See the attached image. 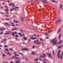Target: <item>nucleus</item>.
Returning a JSON list of instances; mask_svg holds the SVG:
<instances>
[{
  "instance_id": "39",
  "label": "nucleus",
  "mask_w": 63,
  "mask_h": 63,
  "mask_svg": "<svg viewBox=\"0 0 63 63\" xmlns=\"http://www.w3.org/2000/svg\"><path fill=\"white\" fill-rule=\"evenodd\" d=\"M43 56H45V57H46V55L44 54H43Z\"/></svg>"
},
{
  "instance_id": "9",
  "label": "nucleus",
  "mask_w": 63,
  "mask_h": 63,
  "mask_svg": "<svg viewBox=\"0 0 63 63\" xmlns=\"http://www.w3.org/2000/svg\"><path fill=\"white\" fill-rule=\"evenodd\" d=\"M47 55H48L49 57L50 58V57H51V54H50V53H47Z\"/></svg>"
},
{
  "instance_id": "33",
  "label": "nucleus",
  "mask_w": 63,
  "mask_h": 63,
  "mask_svg": "<svg viewBox=\"0 0 63 63\" xmlns=\"http://www.w3.org/2000/svg\"><path fill=\"white\" fill-rule=\"evenodd\" d=\"M2 56L3 57H6V55L4 54H3Z\"/></svg>"
},
{
  "instance_id": "55",
  "label": "nucleus",
  "mask_w": 63,
  "mask_h": 63,
  "mask_svg": "<svg viewBox=\"0 0 63 63\" xmlns=\"http://www.w3.org/2000/svg\"><path fill=\"white\" fill-rule=\"evenodd\" d=\"M45 35H46V36H47V35H48V34H47V33H45Z\"/></svg>"
},
{
  "instance_id": "25",
  "label": "nucleus",
  "mask_w": 63,
  "mask_h": 63,
  "mask_svg": "<svg viewBox=\"0 0 63 63\" xmlns=\"http://www.w3.org/2000/svg\"><path fill=\"white\" fill-rule=\"evenodd\" d=\"M16 56H13L12 58H11V59H14V58H16Z\"/></svg>"
},
{
  "instance_id": "16",
  "label": "nucleus",
  "mask_w": 63,
  "mask_h": 63,
  "mask_svg": "<svg viewBox=\"0 0 63 63\" xmlns=\"http://www.w3.org/2000/svg\"><path fill=\"white\" fill-rule=\"evenodd\" d=\"M23 39L24 40H27V38L25 36L23 38Z\"/></svg>"
},
{
  "instance_id": "31",
  "label": "nucleus",
  "mask_w": 63,
  "mask_h": 63,
  "mask_svg": "<svg viewBox=\"0 0 63 63\" xmlns=\"http://www.w3.org/2000/svg\"><path fill=\"white\" fill-rule=\"evenodd\" d=\"M57 21H58V22H61L60 19H58Z\"/></svg>"
},
{
  "instance_id": "11",
  "label": "nucleus",
  "mask_w": 63,
  "mask_h": 63,
  "mask_svg": "<svg viewBox=\"0 0 63 63\" xmlns=\"http://www.w3.org/2000/svg\"><path fill=\"white\" fill-rule=\"evenodd\" d=\"M20 61L18 60H17L16 61V63H20Z\"/></svg>"
},
{
  "instance_id": "6",
  "label": "nucleus",
  "mask_w": 63,
  "mask_h": 63,
  "mask_svg": "<svg viewBox=\"0 0 63 63\" xmlns=\"http://www.w3.org/2000/svg\"><path fill=\"white\" fill-rule=\"evenodd\" d=\"M18 35H20V36H25V34H24L22 35V34L20 33H18Z\"/></svg>"
},
{
  "instance_id": "8",
  "label": "nucleus",
  "mask_w": 63,
  "mask_h": 63,
  "mask_svg": "<svg viewBox=\"0 0 63 63\" xmlns=\"http://www.w3.org/2000/svg\"><path fill=\"white\" fill-rule=\"evenodd\" d=\"M61 34H60L59 35V39L60 40V39H61Z\"/></svg>"
},
{
  "instance_id": "64",
  "label": "nucleus",
  "mask_w": 63,
  "mask_h": 63,
  "mask_svg": "<svg viewBox=\"0 0 63 63\" xmlns=\"http://www.w3.org/2000/svg\"><path fill=\"white\" fill-rule=\"evenodd\" d=\"M10 63H13V61H11V62Z\"/></svg>"
},
{
  "instance_id": "44",
  "label": "nucleus",
  "mask_w": 63,
  "mask_h": 63,
  "mask_svg": "<svg viewBox=\"0 0 63 63\" xmlns=\"http://www.w3.org/2000/svg\"><path fill=\"white\" fill-rule=\"evenodd\" d=\"M35 31H38V29H35Z\"/></svg>"
},
{
  "instance_id": "59",
  "label": "nucleus",
  "mask_w": 63,
  "mask_h": 63,
  "mask_svg": "<svg viewBox=\"0 0 63 63\" xmlns=\"http://www.w3.org/2000/svg\"><path fill=\"white\" fill-rule=\"evenodd\" d=\"M41 41H43V39H40Z\"/></svg>"
},
{
  "instance_id": "12",
  "label": "nucleus",
  "mask_w": 63,
  "mask_h": 63,
  "mask_svg": "<svg viewBox=\"0 0 63 63\" xmlns=\"http://www.w3.org/2000/svg\"><path fill=\"white\" fill-rule=\"evenodd\" d=\"M52 53L53 56H55V54L54 51H52Z\"/></svg>"
},
{
  "instance_id": "52",
  "label": "nucleus",
  "mask_w": 63,
  "mask_h": 63,
  "mask_svg": "<svg viewBox=\"0 0 63 63\" xmlns=\"http://www.w3.org/2000/svg\"><path fill=\"white\" fill-rule=\"evenodd\" d=\"M43 62H44V63H47V62L45 61H43Z\"/></svg>"
},
{
  "instance_id": "43",
  "label": "nucleus",
  "mask_w": 63,
  "mask_h": 63,
  "mask_svg": "<svg viewBox=\"0 0 63 63\" xmlns=\"http://www.w3.org/2000/svg\"><path fill=\"white\" fill-rule=\"evenodd\" d=\"M12 5V7H14L15 6V4H13Z\"/></svg>"
},
{
  "instance_id": "45",
  "label": "nucleus",
  "mask_w": 63,
  "mask_h": 63,
  "mask_svg": "<svg viewBox=\"0 0 63 63\" xmlns=\"http://www.w3.org/2000/svg\"><path fill=\"white\" fill-rule=\"evenodd\" d=\"M9 50H11V51H12V50H13V49H12V48H10L9 49Z\"/></svg>"
},
{
  "instance_id": "23",
  "label": "nucleus",
  "mask_w": 63,
  "mask_h": 63,
  "mask_svg": "<svg viewBox=\"0 0 63 63\" xmlns=\"http://www.w3.org/2000/svg\"><path fill=\"white\" fill-rule=\"evenodd\" d=\"M38 58H37L35 59V60L34 61L35 62H36L37 61H38Z\"/></svg>"
},
{
  "instance_id": "26",
  "label": "nucleus",
  "mask_w": 63,
  "mask_h": 63,
  "mask_svg": "<svg viewBox=\"0 0 63 63\" xmlns=\"http://www.w3.org/2000/svg\"><path fill=\"white\" fill-rule=\"evenodd\" d=\"M40 43H41V42H38V43L36 44V45H40Z\"/></svg>"
},
{
  "instance_id": "14",
  "label": "nucleus",
  "mask_w": 63,
  "mask_h": 63,
  "mask_svg": "<svg viewBox=\"0 0 63 63\" xmlns=\"http://www.w3.org/2000/svg\"><path fill=\"white\" fill-rule=\"evenodd\" d=\"M42 2H43V3H45V4H47L48 3L47 2H46V1H43V0L42 1Z\"/></svg>"
},
{
  "instance_id": "7",
  "label": "nucleus",
  "mask_w": 63,
  "mask_h": 63,
  "mask_svg": "<svg viewBox=\"0 0 63 63\" xmlns=\"http://www.w3.org/2000/svg\"><path fill=\"white\" fill-rule=\"evenodd\" d=\"M6 7V12H8L9 11V9H8V6L6 5L5 6Z\"/></svg>"
},
{
  "instance_id": "40",
  "label": "nucleus",
  "mask_w": 63,
  "mask_h": 63,
  "mask_svg": "<svg viewBox=\"0 0 63 63\" xmlns=\"http://www.w3.org/2000/svg\"><path fill=\"white\" fill-rule=\"evenodd\" d=\"M35 47V46H33L32 47V48H34Z\"/></svg>"
},
{
  "instance_id": "24",
  "label": "nucleus",
  "mask_w": 63,
  "mask_h": 63,
  "mask_svg": "<svg viewBox=\"0 0 63 63\" xmlns=\"http://www.w3.org/2000/svg\"><path fill=\"white\" fill-rule=\"evenodd\" d=\"M61 42H62V40H60V41H59L58 43L59 44H60V43H61Z\"/></svg>"
},
{
  "instance_id": "42",
  "label": "nucleus",
  "mask_w": 63,
  "mask_h": 63,
  "mask_svg": "<svg viewBox=\"0 0 63 63\" xmlns=\"http://www.w3.org/2000/svg\"><path fill=\"white\" fill-rule=\"evenodd\" d=\"M4 47H8V46L7 45H4Z\"/></svg>"
},
{
  "instance_id": "62",
  "label": "nucleus",
  "mask_w": 63,
  "mask_h": 63,
  "mask_svg": "<svg viewBox=\"0 0 63 63\" xmlns=\"http://www.w3.org/2000/svg\"><path fill=\"white\" fill-rule=\"evenodd\" d=\"M0 14H5V13H1Z\"/></svg>"
},
{
  "instance_id": "2",
  "label": "nucleus",
  "mask_w": 63,
  "mask_h": 63,
  "mask_svg": "<svg viewBox=\"0 0 63 63\" xmlns=\"http://www.w3.org/2000/svg\"><path fill=\"white\" fill-rule=\"evenodd\" d=\"M60 53V50H59L58 52L57 56L58 58L59 59H60V57H59V54Z\"/></svg>"
},
{
  "instance_id": "27",
  "label": "nucleus",
  "mask_w": 63,
  "mask_h": 63,
  "mask_svg": "<svg viewBox=\"0 0 63 63\" xmlns=\"http://www.w3.org/2000/svg\"><path fill=\"white\" fill-rule=\"evenodd\" d=\"M15 55L16 56H19V55L16 54H15Z\"/></svg>"
},
{
  "instance_id": "21",
  "label": "nucleus",
  "mask_w": 63,
  "mask_h": 63,
  "mask_svg": "<svg viewBox=\"0 0 63 63\" xmlns=\"http://www.w3.org/2000/svg\"><path fill=\"white\" fill-rule=\"evenodd\" d=\"M60 9H61V8H62V5H61V4H60Z\"/></svg>"
},
{
  "instance_id": "32",
  "label": "nucleus",
  "mask_w": 63,
  "mask_h": 63,
  "mask_svg": "<svg viewBox=\"0 0 63 63\" xmlns=\"http://www.w3.org/2000/svg\"><path fill=\"white\" fill-rule=\"evenodd\" d=\"M31 39L29 38V40L28 42H31Z\"/></svg>"
},
{
  "instance_id": "35",
  "label": "nucleus",
  "mask_w": 63,
  "mask_h": 63,
  "mask_svg": "<svg viewBox=\"0 0 63 63\" xmlns=\"http://www.w3.org/2000/svg\"><path fill=\"white\" fill-rule=\"evenodd\" d=\"M60 56H61V57H60V58L61 59H62V55H61V54H60Z\"/></svg>"
},
{
  "instance_id": "41",
  "label": "nucleus",
  "mask_w": 63,
  "mask_h": 63,
  "mask_svg": "<svg viewBox=\"0 0 63 63\" xmlns=\"http://www.w3.org/2000/svg\"><path fill=\"white\" fill-rule=\"evenodd\" d=\"M0 31H3V29H0Z\"/></svg>"
},
{
  "instance_id": "15",
  "label": "nucleus",
  "mask_w": 63,
  "mask_h": 63,
  "mask_svg": "<svg viewBox=\"0 0 63 63\" xmlns=\"http://www.w3.org/2000/svg\"><path fill=\"white\" fill-rule=\"evenodd\" d=\"M31 54H33V55H36V53L35 52H33L31 53Z\"/></svg>"
},
{
  "instance_id": "54",
  "label": "nucleus",
  "mask_w": 63,
  "mask_h": 63,
  "mask_svg": "<svg viewBox=\"0 0 63 63\" xmlns=\"http://www.w3.org/2000/svg\"><path fill=\"white\" fill-rule=\"evenodd\" d=\"M16 52H15L14 53H13V54H16Z\"/></svg>"
},
{
  "instance_id": "34",
  "label": "nucleus",
  "mask_w": 63,
  "mask_h": 63,
  "mask_svg": "<svg viewBox=\"0 0 63 63\" xmlns=\"http://www.w3.org/2000/svg\"><path fill=\"white\" fill-rule=\"evenodd\" d=\"M5 50H6V51H8V52H9V51L8 50V48L6 49H5Z\"/></svg>"
},
{
  "instance_id": "18",
  "label": "nucleus",
  "mask_w": 63,
  "mask_h": 63,
  "mask_svg": "<svg viewBox=\"0 0 63 63\" xmlns=\"http://www.w3.org/2000/svg\"><path fill=\"white\" fill-rule=\"evenodd\" d=\"M19 8L18 7H15L14 9V11H15L16 10V9H18Z\"/></svg>"
},
{
  "instance_id": "47",
  "label": "nucleus",
  "mask_w": 63,
  "mask_h": 63,
  "mask_svg": "<svg viewBox=\"0 0 63 63\" xmlns=\"http://www.w3.org/2000/svg\"><path fill=\"white\" fill-rule=\"evenodd\" d=\"M4 41H7V40L6 39H4Z\"/></svg>"
},
{
  "instance_id": "5",
  "label": "nucleus",
  "mask_w": 63,
  "mask_h": 63,
  "mask_svg": "<svg viewBox=\"0 0 63 63\" xmlns=\"http://www.w3.org/2000/svg\"><path fill=\"white\" fill-rule=\"evenodd\" d=\"M29 48H24L22 50L23 51H24V50H29Z\"/></svg>"
},
{
  "instance_id": "3",
  "label": "nucleus",
  "mask_w": 63,
  "mask_h": 63,
  "mask_svg": "<svg viewBox=\"0 0 63 63\" xmlns=\"http://www.w3.org/2000/svg\"><path fill=\"white\" fill-rule=\"evenodd\" d=\"M15 34H17V32H13L12 33V36H15Z\"/></svg>"
},
{
  "instance_id": "10",
  "label": "nucleus",
  "mask_w": 63,
  "mask_h": 63,
  "mask_svg": "<svg viewBox=\"0 0 63 63\" xmlns=\"http://www.w3.org/2000/svg\"><path fill=\"white\" fill-rule=\"evenodd\" d=\"M10 33V31H7V33H5L4 34L5 35H8V34H9Z\"/></svg>"
},
{
  "instance_id": "60",
  "label": "nucleus",
  "mask_w": 63,
  "mask_h": 63,
  "mask_svg": "<svg viewBox=\"0 0 63 63\" xmlns=\"http://www.w3.org/2000/svg\"><path fill=\"white\" fill-rule=\"evenodd\" d=\"M19 22V21H16V23H17V22Z\"/></svg>"
},
{
  "instance_id": "17",
  "label": "nucleus",
  "mask_w": 63,
  "mask_h": 63,
  "mask_svg": "<svg viewBox=\"0 0 63 63\" xmlns=\"http://www.w3.org/2000/svg\"><path fill=\"white\" fill-rule=\"evenodd\" d=\"M21 18L22 19V21H23H23H24V18L22 17H21Z\"/></svg>"
},
{
  "instance_id": "19",
  "label": "nucleus",
  "mask_w": 63,
  "mask_h": 63,
  "mask_svg": "<svg viewBox=\"0 0 63 63\" xmlns=\"http://www.w3.org/2000/svg\"><path fill=\"white\" fill-rule=\"evenodd\" d=\"M39 41V40H37L36 41H34V43H38Z\"/></svg>"
},
{
  "instance_id": "51",
  "label": "nucleus",
  "mask_w": 63,
  "mask_h": 63,
  "mask_svg": "<svg viewBox=\"0 0 63 63\" xmlns=\"http://www.w3.org/2000/svg\"><path fill=\"white\" fill-rule=\"evenodd\" d=\"M13 17H16V15H13Z\"/></svg>"
},
{
  "instance_id": "56",
  "label": "nucleus",
  "mask_w": 63,
  "mask_h": 63,
  "mask_svg": "<svg viewBox=\"0 0 63 63\" xmlns=\"http://www.w3.org/2000/svg\"><path fill=\"white\" fill-rule=\"evenodd\" d=\"M46 39H47L48 38V36H47L46 37Z\"/></svg>"
},
{
  "instance_id": "20",
  "label": "nucleus",
  "mask_w": 63,
  "mask_h": 63,
  "mask_svg": "<svg viewBox=\"0 0 63 63\" xmlns=\"http://www.w3.org/2000/svg\"><path fill=\"white\" fill-rule=\"evenodd\" d=\"M40 57L41 58H45V57L43 56L42 55H41L40 56Z\"/></svg>"
},
{
  "instance_id": "58",
  "label": "nucleus",
  "mask_w": 63,
  "mask_h": 63,
  "mask_svg": "<svg viewBox=\"0 0 63 63\" xmlns=\"http://www.w3.org/2000/svg\"><path fill=\"white\" fill-rule=\"evenodd\" d=\"M47 49L48 50H49V48L48 47L47 48Z\"/></svg>"
},
{
  "instance_id": "50",
  "label": "nucleus",
  "mask_w": 63,
  "mask_h": 63,
  "mask_svg": "<svg viewBox=\"0 0 63 63\" xmlns=\"http://www.w3.org/2000/svg\"><path fill=\"white\" fill-rule=\"evenodd\" d=\"M13 4H9V6H11V5H12Z\"/></svg>"
},
{
  "instance_id": "63",
  "label": "nucleus",
  "mask_w": 63,
  "mask_h": 63,
  "mask_svg": "<svg viewBox=\"0 0 63 63\" xmlns=\"http://www.w3.org/2000/svg\"><path fill=\"white\" fill-rule=\"evenodd\" d=\"M9 55H10V56H11L12 55L10 53V54H9Z\"/></svg>"
},
{
  "instance_id": "13",
  "label": "nucleus",
  "mask_w": 63,
  "mask_h": 63,
  "mask_svg": "<svg viewBox=\"0 0 63 63\" xmlns=\"http://www.w3.org/2000/svg\"><path fill=\"white\" fill-rule=\"evenodd\" d=\"M30 38H31V39H32V40H34V39H37V38L36 37H30Z\"/></svg>"
},
{
  "instance_id": "38",
  "label": "nucleus",
  "mask_w": 63,
  "mask_h": 63,
  "mask_svg": "<svg viewBox=\"0 0 63 63\" xmlns=\"http://www.w3.org/2000/svg\"><path fill=\"white\" fill-rule=\"evenodd\" d=\"M52 32V31H49L48 32V33H50V32Z\"/></svg>"
},
{
  "instance_id": "61",
  "label": "nucleus",
  "mask_w": 63,
  "mask_h": 63,
  "mask_svg": "<svg viewBox=\"0 0 63 63\" xmlns=\"http://www.w3.org/2000/svg\"><path fill=\"white\" fill-rule=\"evenodd\" d=\"M58 21H57L56 22V24H57V22H58Z\"/></svg>"
},
{
  "instance_id": "1",
  "label": "nucleus",
  "mask_w": 63,
  "mask_h": 63,
  "mask_svg": "<svg viewBox=\"0 0 63 63\" xmlns=\"http://www.w3.org/2000/svg\"><path fill=\"white\" fill-rule=\"evenodd\" d=\"M50 42H52V44L54 45H56V44H58V42L57 41V40H56V37L53 39L52 40L50 41Z\"/></svg>"
},
{
  "instance_id": "48",
  "label": "nucleus",
  "mask_w": 63,
  "mask_h": 63,
  "mask_svg": "<svg viewBox=\"0 0 63 63\" xmlns=\"http://www.w3.org/2000/svg\"><path fill=\"white\" fill-rule=\"evenodd\" d=\"M3 34V32H1L0 33V34Z\"/></svg>"
},
{
  "instance_id": "22",
  "label": "nucleus",
  "mask_w": 63,
  "mask_h": 63,
  "mask_svg": "<svg viewBox=\"0 0 63 63\" xmlns=\"http://www.w3.org/2000/svg\"><path fill=\"white\" fill-rule=\"evenodd\" d=\"M62 47V46H60L58 47V49H59L61 48V47Z\"/></svg>"
},
{
  "instance_id": "49",
  "label": "nucleus",
  "mask_w": 63,
  "mask_h": 63,
  "mask_svg": "<svg viewBox=\"0 0 63 63\" xmlns=\"http://www.w3.org/2000/svg\"><path fill=\"white\" fill-rule=\"evenodd\" d=\"M20 31H21L22 33H23V31L22 30H20Z\"/></svg>"
},
{
  "instance_id": "37",
  "label": "nucleus",
  "mask_w": 63,
  "mask_h": 63,
  "mask_svg": "<svg viewBox=\"0 0 63 63\" xmlns=\"http://www.w3.org/2000/svg\"><path fill=\"white\" fill-rule=\"evenodd\" d=\"M44 61H47V60L46 59H44L43 60Z\"/></svg>"
},
{
  "instance_id": "46",
  "label": "nucleus",
  "mask_w": 63,
  "mask_h": 63,
  "mask_svg": "<svg viewBox=\"0 0 63 63\" xmlns=\"http://www.w3.org/2000/svg\"><path fill=\"white\" fill-rule=\"evenodd\" d=\"M52 2H54V3H55V1L54 0H52Z\"/></svg>"
},
{
  "instance_id": "53",
  "label": "nucleus",
  "mask_w": 63,
  "mask_h": 63,
  "mask_svg": "<svg viewBox=\"0 0 63 63\" xmlns=\"http://www.w3.org/2000/svg\"><path fill=\"white\" fill-rule=\"evenodd\" d=\"M6 20H9V19H7V18H6L5 19Z\"/></svg>"
},
{
  "instance_id": "29",
  "label": "nucleus",
  "mask_w": 63,
  "mask_h": 63,
  "mask_svg": "<svg viewBox=\"0 0 63 63\" xmlns=\"http://www.w3.org/2000/svg\"><path fill=\"white\" fill-rule=\"evenodd\" d=\"M17 29L15 28H14L12 30V31H14V30H16Z\"/></svg>"
},
{
  "instance_id": "57",
  "label": "nucleus",
  "mask_w": 63,
  "mask_h": 63,
  "mask_svg": "<svg viewBox=\"0 0 63 63\" xmlns=\"http://www.w3.org/2000/svg\"><path fill=\"white\" fill-rule=\"evenodd\" d=\"M11 26H12L13 27H14L15 26V25H11Z\"/></svg>"
},
{
  "instance_id": "28",
  "label": "nucleus",
  "mask_w": 63,
  "mask_h": 63,
  "mask_svg": "<svg viewBox=\"0 0 63 63\" xmlns=\"http://www.w3.org/2000/svg\"><path fill=\"white\" fill-rule=\"evenodd\" d=\"M15 37H16V38H18V36L16 34L15 35Z\"/></svg>"
},
{
  "instance_id": "4",
  "label": "nucleus",
  "mask_w": 63,
  "mask_h": 63,
  "mask_svg": "<svg viewBox=\"0 0 63 63\" xmlns=\"http://www.w3.org/2000/svg\"><path fill=\"white\" fill-rule=\"evenodd\" d=\"M61 28L59 29L58 30V31L57 33L58 34H59L60 33V32H61Z\"/></svg>"
},
{
  "instance_id": "30",
  "label": "nucleus",
  "mask_w": 63,
  "mask_h": 63,
  "mask_svg": "<svg viewBox=\"0 0 63 63\" xmlns=\"http://www.w3.org/2000/svg\"><path fill=\"white\" fill-rule=\"evenodd\" d=\"M14 9V8H12V9L10 10V12H11L12 11H13Z\"/></svg>"
},
{
  "instance_id": "36",
  "label": "nucleus",
  "mask_w": 63,
  "mask_h": 63,
  "mask_svg": "<svg viewBox=\"0 0 63 63\" xmlns=\"http://www.w3.org/2000/svg\"><path fill=\"white\" fill-rule=\"evenodd\" d=\"M5 24L6 25H9V23H6Z\"/></svg>"
}]
</instances>
